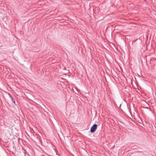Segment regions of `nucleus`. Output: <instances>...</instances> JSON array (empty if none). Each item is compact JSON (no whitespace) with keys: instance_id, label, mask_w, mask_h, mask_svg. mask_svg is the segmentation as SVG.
Returning a JSON list of instances; mask_svg holds the SVG:
<instances>
[{"instance_id":"2","label":"nucleus","mask_w":156,"mask_h":156,"mask_svg":"<svg viewBox=\"0 0 156 156\" xmlns=\"http://www.w3.org/2000/svg\"><path fill=\"white\" fill-rule=\"evenodd\" d=\"M9 95L11 98V100L12 102H13L16 105V104L15 99L12 97V96L10 94H9Z\"/></svg>"},{"instance_id":"1","label":"nucleus","mask_w":156,"mask_h":156,"mask_svg":"<svg viewBox=\"0 0 156 156\" xmlns=\"http://www.w3.org/2000/svg\"><path fill=\"white\" fill-rule=\"evenodd\" d=\"M97 125L94 124L90 128V132L91 133H94L96 130L97 128Z\"/></svg>"},{"instance_id":"3","label":"nucleus","mask_w":156,"mask_h":156,"mask_svg":"<svg viewBox=\"0 0 156 156\" xmlns=\"http://www.w3.org/2000/svg\"><path fill=\"white\" fill-rule=\"evenodd\" d=\"M155 59H156V58H151V60H152V61L155 60Z\"/></svg>"}]
</instances>
